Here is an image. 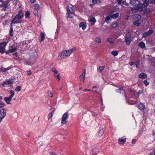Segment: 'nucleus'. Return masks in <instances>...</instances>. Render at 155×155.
<instances>
[{
    "mask_svg": "<svg viewBox=\"0 0 155 155\" xmlns=\"http://www.w3.org/2000/svg\"><path fill=\"white\" fill-rule=\"evenodd\" d=\"M139 2L140 4L137 6L136 8L137 10L140 11L145 9L150 4L154 3L155 4V0H139Z\"/></svg>",
    "mask_w": 155,
    "mask_h": 155,
    "instance_id": "1",
    "label": "nucleus"
},
{
    "mask_svg": "<svg viewBox=\"0 0 155 155\" xmlns=\"http://www.w3.org/2000/svg\"><path fill=\"white\" fill-rule=\"evenodd\" d=\"M76 50V48H74L69 49L68 50H64L59 54L58 57V59L59 60H61L65 59L69 56L73 52Z\"/></svg>",
    "mask_w": 155,
    "mask_h": 155,
    "instance_id": "2",
    "label": "nucleus"
},
{
    "mask_svg": "<svg viewBox=\"0 0 155 155\" xmlns=\"http://www.w3.org/2000/svg\"><path fill=\"white\" fill-rule=\"evenodd\" d=\"M24 16V13L22 10H20L18 12V14L15 15L13 19L12 24L16 23H21L24 22V20L22 18Z\"/></svg>",
    "mask_w": 155,
    "mask_h": 155,
    "instance_id": "3",
    "label": "nucleus"
},
{
    "mask_svg": "<svg viewBox=\"0 0 155 155\" xmlns=\"http://www.w3.org/2000/svg\"><path fill=\"white\" fill-rule=\"evenodd\" d=\"M10 0H0V8L2 10H6Z\"/></svg>",
    "mask_w": 155,
    "mask_h": 155,
    "instance_id": "4",
    "label": "nucleus"
},
{
    "mask_svg": "<svg viewBox=\"0 0 155 155\" xmlns=\"http://www.w3.org/2000/svg\"><path fill=\"white\" fill-rule=\"evenodd\" d=\"M10 93L11 95L8 97H5V101L8 104H10V101L12 100V97L14 96L15 93L13 91L11 90L10 91Z\"/></svg>",
    "mask_w": 155,
    "mask_h": 155,
    "instance_id": "5",
    "label": "nucleus"
},
{
    "mask_svg": "<svg viewBox=\"0 0 155 155\" xmlns=\"http://www.w3.org/2000/svg\"><path fill=\"white\" fill-rule=\"evenodd\" d=\"M6 111L5 109L3 108L0 109V123L6 115Z\"/></svg>",
    "mask_w": 155,
    "mask_h": 155,
    "instance_id": "6",
    "label": "nucleus"
},
{
    "mask_svg": "<svg viewBox=\"0 0 155 155\" xmlns=\"http://www.w3.org/2000/svg\"><path fill=\"white\" fill-rule=\"evenodd\" d=\"M131 41L132 40L131 38V34L130 32H128L125 37V41L126 44L127 45H130Z\"/></svg>",
    "mask_w": 155,
    "mask_h": 155,
    "instance_id": "7",
    "label": "nucleus"
},
{
    "mask_svg": "<svg viewBox=\"0 0 155 155\" xmlns=\"http://www.w3.org/2000/svg\"><path fill=\"white\" fill-rule=\"evenodd\" d=\"M68 113L65 112L61 118V123L63 124H66L68 121Z\"/></svg>",
    "mask_w": 155,
    "mask_h": 155,
    "instance_id": "8",
    "label": "nucleus"
},
{
    "mask_svg": "<svg viewBox=\"0 0 155 155\" xmlns=\"http://www.w3.org/2000/svg\"><path fill=\"white\" fill-rule=\"evenodd\" d=\"M7 42H4L0 43V52L2 54L5 52V48Z\"/></svg>",
    "mask_w": 155,
    "mask_h": 155,
    "instance_id": "9",
    "label": "nucleus"
},
{
    "mask_svg": "<svg viewBox=\"0 0 155 155\" xmlns=\"http://www.w3.org/2000/svg\"><path fill=\"white\" fill-rule=\"evenodd\" d=\"M52 71L54 73V76L59 80L60 79V75H59L58 71L56 70V68H53L52 69Z\"/></svg>",
    "mask_w": 155,
    "mask_h": 155,
    "instance_id": "10",
    "label": "nucleus"
},
{
    "mask_svg": "<svg viewBox=\"0 0 155 155\" xmlns=\"http://www.w3.org/2000/svg\"><path fill=\"white\" fill-rule=\"evenodd\" d=\"M126 141V138L124 137H123L119 138L118 139V143L119 144L124 143Z\"/></svg>",
    "mask_w": 155,
    "mask_h": 155,
    "instance_id": "11",
    "label": "nucleus"
},
{
    "mask_svg": "<svg viewBox=\"0 0 155 155\" xmlns=\"http://www.w3.org/2000/svg\"><path fill=\"white\" fill-rule=\"evenodd\" d=\"M84 71H83V73L80 76V78L81 80V83L83 84L84 82V80L85 78V70H84Z\"/></svg>",
    "mask_w": 155,
    "mask_h": 155,
    "instance_id": "12",
    "label": "nucleus"
},
{
    "mask_svg": "<svg viewBox=\"0 0 155 155\" xmlns=\"http://www.w3.org/2000/svg\"><path fill=\"white\" fill-rule=\"evenodd\" d=\"M17 49V48L16 47H13L12 48H11L9 49L7 51L6 53L7 54H9L10 53H12L15 52Z\"/></svg>",
    "mask_w": 155,
    "mask_h": 155,
    "instance_id": "13",
    "label": "nucleus"
},
{
    "mask_svg": "<svg viewBox=\"0 0 155 155\" xmlns=\"http://www.w3.org/2000/svg\"><path fill=\"white\" fill-rule=\"evenodd\" d=\"M68 9L69 12L71 13L74 14V10L73 6L71 5H70L68 6Z\"/></svg>",
    "mask_w": 155,
    "mask_h": 155,
    "instance_id": "14",
    "label": "nucleus"
},
{
    "mask_svg": "<svg viewBox=\"0 0 155 155\" xmlns=\"http://www.w3.org/2000/svg\"><path fill=\"white\" fill-rule=\"evenodd\" d=\"M13 83V81L11 80H7L3 82L2 84L3 86L6 85H9L12 84Z\"/></svg>",
    "mask_w": 155,
    "mask_h": 155,
    "instance_id": "15",
    "label": "nucleus"
},
{
    "mask_svg": "<svg viewBox=\"0 0 155 155\" xmlns=\"http://www.w3.org/2000/svg\"><path fill=\"white\" fill-rule=\"evenodd\" d=\"M79 26L83 30H84L87 27L86 24L85 22H81Z\"/></svg>",
    "mask_w": 155,
    "mask_h": 155,
    "instance_id": "16",
    "label": "nucleus"
},
{
    "mask_svg": "<svg viewBox=\"0 0 155 155\" xmlns=\"http://www.w3.org/2000/svg\"><path fill=\"white\" fill-rule=\"evenodd\" d=\"M89 21L91 23L92 25H94L96 22V20L94 17H91L89 19Z\"/></svg>",
    "mask_w": 155,
    "mask_h": 155,
    "instance_id": "17",
    "label": "nucleus"
},
{
    "mask_svg": "<svg viewBox=\"0 0 155 155\" xmlns=\"http://www.w3.org/2000/svg\"><path fill=\"white\" fill-rule=\"evenodd\" d=\"M116 91L117 92H120V94H125V90L122 87H120L119 89H117L116 90Z\"/></svg>",
    "mask_w": 155,
    "mask_h": 155,
    "instance_id": "18",
    "label": "nucleus"
},
{
    "mask_svg": "<svg viewBox=\"0 0 155 155\" xmlns=\"http://www.w3.org/2000/svg\"><path fill=\"white\" fill-rule=\"evenodd\" d=\"M133 17L134 19L137 21L140 20L141 18V15L138 14H135L134 15Z\"/></svg>",
    "mask_w": 155,
    "mask_h": 155,
    "instance_id": "19",
    "label": "nucleus"
},
{
    "mask_svg": "<svg viewBox=\"0 0 155 155\" xmlns=\"http://www.w3.org/2000/svg\"><path fill=\"white\" fill-rule=\"evenodd\" d=\"M111 16L108 15L107 16L105 19V21L107 23H109L112 19Z\"/></svg>",
    "mask_w": 155,
    "mask_h": 155,
    "instance_id": "20",
    "label": "nucleus"
},
{
    "mask_svg": "<svg viewBox=\"0 0 155 155\" xmlns=\"http://www.w3.org/2000/svg\"><path fill=\"white\" fill-rule=\"evenodd\" d=\"M139 1L137 0H131L130 3L134 5H138Z\"/></svg>",
    "mask_w": 155,
    "mask_h": 155,
    "instance_id": "21",
    "label": "nucleus"
},
{
    "mask_svg": "<svg viewBox=\"0 0 155 155\" xmlns=\"http://www.w3.org/2000/svg\"><path fill=\"white\" fill-rule=\"evenodd\" d=\"M138 107L140 110H144L145 109V105L144 104L142 103H140L138 105Z\"/></svg>",
    "mask_w": 155,
    "mask_h": 155,
    "instance_id": "22",
    "label": "nucleus"
},
{
    "mask_svg": "<svg viewBox=\"0 0 155 155\" xmlns=\"http://www.w3.org/2000/svg\"><path fill=\"white\" fill-rule=\"evenodd\" d=\"M139 77L142 79H145L147 77V75L146 74L144 73H141L139 75Z\"/></svg>",
    "mask_w": 155,
    "mask_h": 155,
    "instance_id": "23",
    "label": "nucleus"
},
{
    "mask_svg": "<svg viewBox=\"0 0 155 155\" xmlns=\"http://www.w3.org/2000/svg\"><path fill=\"white\" fill-rule=\"evenodd\" d=\"M129 96H129V97L130 98H133L135 96V93L134 91H130L129 92Z\"/></svg>",
    "mask_w": 155,
    "mask_h": 155,
    "instance_id": "24",
    "label": "nucleus"
},
{
    "mask_svg": "<svg viewBox=\"0 0 155 155\" xmlns=\"http://www.w3.org/2000/svg\"><path fill=\"white\" fill-rule=\"evenodd\" d=\"M40 36L41 37V39L40 40V41L41 42L44 39V38L45 37V35L44 33L41 32L40 33Z\"/></svg>",
    "mask_w": 155,
    "mask_h": 155,
    "instance_id": "25",
    "label": "nucleus"
},
{
    "mask_svg": "<svg viewBox=\"0 0 155 155\" xmlns=\"http://www.w3.org/2000/svg\"><path fill=\"white\" fill-rule=\"evenodd\" d=\"M139 46L142 48H143L145 47V44L143 41H141L139 43Z\"/></svg>",
    "mask_w": 155,
    "mask_h": 155,
    "instance_id": "26",
    "label": "nucleus"
},
{
    "mask_svg": "<svg viewBox=\"0 0 155 155\" xmlns=\"http://www.w3.org/2000/svg\"><path fill=\"white\" fill-rule=\"evenodd\" d=\"M119 15V14L117 12L115 14H114L112 15H110L111 16V17L112 18H113L114 19H116L118 17Z\"/></svg>",
    "mask_w": 155,
    "mask_h": 155,
    "instance_id": "27",
    "label": "nucleus"
},
{
    "mask_svg": "<svg viewBox=\"0 0 155 155\" xmlns=\"http://www.w3.org/2000/svg\"><path fill=\"white\" fill-rule=\"evenodd\" d=\"M30 12L29 11L27 10L25 12V16L26 18H30Z\"/></svg>",
    "mask_w": 155,
    "mask_h": 155,
    "instance_id": "28",
    "label": "nucleus"
},
{
    "mask_svg": "<svg viewBox=\"0 0 155 155\" xmlns=\"http://www.w3.org/2000/svg\"><path fill=\"white\" fill-rule=\"evenodd\" d=\"M118 52L117 51H112L111 52L112 55L114 56H116L118 55Z\"/></svg>",
    "mask_w": 155,
    "mask_h": 155,
    "instance_id": "29",
    "label": "nucleus"
},
{
    "mask_svg": "<svg viewBox=\"0 0 155 155\" xmlns=\"http://www.w3.org/2000/svg\"><path fill=\"white\" fill-rule=\"evenodd\" d=\"M104 133V130L102 129L100 130V131L98 133V135L99 136H101Z\"/></svg>",
    "mask_w": 155,
    "mask_h": 155,
    "instance_id": "30",
    "label": "nucleus"
},
{
    "mask_svg": "<svg viewBox=\"0 0 155 155\" xmlns=\"http://www.w3.org/2000/svg\"><path fill=\"white\" fill-rule=\"evenodd\" d=\"M21 86H18L16 87L15 91H16L19 92L21 90Z\"/></svg>",
    "mask_w": 155,
    "mask_h": 155,
    "instance_id": "31",
    "label": "nucleus"
},
{
    "mask_svg": "<svg viewBox=\"0 0 155 155\" xmlns=\"http://www.w3.org/2000/svg\"><path fill=\"white\" fill-rule=\"evenodd\" d=\"M118 25V23L117 22H115L112 23L111 26L114 28H116Z\"/></svg>",
    "mask_w": 155,
    "mask_h": 155,
    "instance_id": "32",
    "label": "nucleus"
},
{
    "mask_svg": "<svg viewBox=\"0 0 155 155\" xmlns=\"http://www.w3.org/2000/svg\"><path fill=\"white\" fill-rule=\"evenodd\" d=\"M95 41L96 42L99 43H101V39L100 38L96 37L95 38Z\"/></svg>",
    "mask_w": 155,
    "mask_h": 155,
    "instance_id": "33",
    "label": "nucleus"
},
{
    "mask_svg": "<svg viewBox=\"0 0 155 155\" xmlns=\"http://www.w3.org/2000/svg\"><path fill=\"white\" fill-rule=\"evenodd\" d=\"M39 5L38 4H35L34 5V9L39 10Z\"/></svg>",
    "mask_w": 155,
    "mask_h": 155,
    "instance_id": "34",
    "label": "nucleus"
},
{
    "mask_svg": "<svg viewBox=\"0 0 155 155\" xmlns=\"http://www.w3.org/2000/svg\"><path fill=\"white\" fill-rule=\"evenodd\" d=\"M150 12V10L148 8H147L144 11L145 14H149Z\"/></svg>",
    "mask_w": 155,
    "mask_h": 155,
    "instance_id": "35",
    "label": "nucleus"
},
{
    "mask_svg": "<svg viewBox=\"0 0 155 155\" xmlns=\"http://www.w3.org/2000/svg\"><path fill=\"white\" fill-rule=\"evenodd\" d=\"M5 106V104L4 102H0V108H2Z\"/></svg>",
    "mask_w": 155,
    "mask_h": 155,
    "instance_id": "36",
    "label": "nucleus"
},
{
    "mask_svg": "<svg viewBox=\"0 0 155 155\" xmlns=\"http://www.w3.org/2000/svg\"><path fill=\"white\" fill-rule=\"evenodd\" d=\"M107 41L109 42L110 43L113 44L114 43V42L112 41V39L111 38H109L107 39Z\"/></svg>",
    "mask_w": 155,
    "mask_h": 155,
    "instance_id": "37",
    "label": "nucleus"
},
{
    "mask_svg": "<svg viewBox=\"0 0 155 155\" xmlns=\"http://www.w3.org/2000/svg\"><path fill=\"white\" fill-rule=\"evenodd\" d=\"M147 32V33L148 34V35L150 36L152 34L153 32V31L152 30H150Z\"/></svg>",
    "mask_w": 155,
    "mask_h": 155,
    "instance_id": "38",
    "label": "nucleus"
},
{
    "mask_svg": "<svg viewBox=\"0 0 155 155\" xmlns=\"http://www.w3.org/2000/svg\"><path fill=\"white\" fill-rule=\"evenodd\" d=\"M39 10L34 9V14L36 16H38V11Z\"/></svg>",
    "mask_w": 155,
    "mask_h": 155,
    "instance_id": "39",
    "label": "nucleus"
},
{
    "mask_svg": "<svg viewBox=\"0 0 155 155\" xmlns=\"http://www.w3.org/2000/svg\"><path fill=\"white\" fill-rule=\"evenodd\" d=\"M134 24L137 26H139L140 25V23L138 21H135L134 22Z\"/></svg>",
    "mask_w": 155,
    "mask_h": 155,
    "instance_id": "40",
    "label": "nucleus"
},
{
    "mask_svg": "<svg viewBox=\"0 0 155 155\" xmlns=\"http://www.w3.org/2000/svg\"><path fill=\"white\" fill-rule=\"evenodd\" d=\"M105 67L104 66H101L99 67V69L100 72L102 71L104 68Z\"/></svg>",
    "mask_w": 155,
    "mask_h": 155,
    "instance_id": "41",
    "label": "nucleus"
},
{
    "mask_svg": "<svg viewBox=\"0 0 155 155\" xmlns=\"http://www.w3.org/2000/svg\"><path fill=\"white\" fill-rule=\"evenodd\" d=\"M48 95L50 97H52L53 96V94L49 91H48Z\"/></svg>",
    "mask_w": 155,
    "mask_h": 155,
    "instance_id": "42",
    "label": "nucleus"
},
{
    "mask_svg": "<svg viewBox=\"0 0 155 155\" xmlns=\"http://www.w3.org/2000/svg\"><path fill=\"white\" fill-rule=\"evenodd\" d=\"M53 115V114L52 112L50 113L48 115V120H49L52 116Z\"/></svg>",
    "mask_w": 155,
    "mask_h": 155,
    "instance_id": "43",
    "label": "nucleus"
},
{
    "mask_svg": "<svg viewBox=\"0 0 155 155\" xmlns=\"http://www.w3.org/2000/svg\"><path fill=\"white\" fill-rule=\"evenodd\" d=\"M148 36H149V35H148V34L147 33V32H146L143 34V38H145Z\"/></svg>",
    "mask_w": 155,
    "mask_h": 155,
    "instance_id": "44",
    "label": "nucleus"
},
{
    "mask_svg": "<svg viewBox=\"0 0 155 155\" xmlns=\"http://www.w3.org/2000/svg\"><path fill=\"white\" fill-rule=\"evenodd\" d=\"M144 84L146 86H147L149 84V83L147 81V80H145L144 81Z\"/></svg>",
    "mask_w": 155,
    "mask_h": 155,
    "instance_id": "45",
    "label": "nucleus"
},
{
    "mask_svg": "<svg viewBox=\"0 0 155 155\" xmlns=\"http://www.w3.org/2000/svg\"><path fill=\"white\" fill-rule=\"evenodd\" d=\"M10 33L11 35L12 36H13V28L12 27H11L10 30Z\"/></svg>",
    "mask_w": 155,
    "mask_h": 155,
    "instance_id": "46",
    "label": "nucleus"
},
{
    "mask_svg": "<svg viewBox=\"0 0 155 155\" xmlns=\"http://www.w3.org/2000/svg\"><path fill=\"white\" fill-rule=\"evenodd\" d=\"M27 72L28 75H31L32 73V72L31 71H27Z\"/></svg>",
    "mask_w": 155,
    "mask_h": 155,
    "instance_id": "47",
    "label": "nucleus"
},
{
    "mask_svg": "<svg viewBox=\"0 0 155 155\" xmlns=\"http://www.w3.org/2000/svg\"><path fill=\"white\" fill-rule=\"evenodd\" d=\"M123 3V5L124 7H125L124 5H126V6H128V4L127 3L125 2H122Z\"/></svg>",
    "mask_w": 155,
    "mask_h": 155,
    "instance_id": "48",
    "label": "nucleus"
},
{
    "mask_svg": "<svg viewBox=\"0 0 155 155\" xmlns=\"http://www.w3.org/2000/svg\"><path fill=\"white\" fill-rule=\"evenodd\" d=\"M35 2V1L34 0H31L30 2L31 3V6L32 4L34 3Z\"/></svg>",
    "mask_w": 155,
    "mask_h": 155,
    "instance_id": "49",
    "label": "nucleus"
},
{
    "mask_svg": "<svg viewBox=\"0 0 155 155\" xmlns=\"http://www.w3.org/2000/svg\"><path fill=\"white\" fill-rule=\"evenodd\" d=\"M92 91V90H91L88 89H84L83 90V91L84 92H86V91Z\"/></svg>",
    "mask_w": 155,
    "mask_h": 155,
    "instance_id": "50",
    "label": "nucleus"
},
{
    "mask_svg": "<svg viewBox=\"0 0 155 155\" xmlns=\"http://www.w3.org/2000/svg\"><path fill=\"white\" fill-rule=\"evenodd\" d=\"M51 155H59L58 154H56V153L54 152H52L51 153Z\"/></svg>",
    "mask_w": 155,
    "mask_h": 155,
    "instance_id": "51",
    "label": "nucleus"
},
{
    "mask_svg": "<svg viewBox=\"0 0 155 155\" xmlns=\"http://www.w3.org/2000/svg\"><path fill=\"white\" fill-rule=\"evenodd\" d=\"M136 142V140L134 139H133L132 140V143L133 144H134Z\"/></svg>",
    "mask_w": 155,
    "mask_h": 155,
    "instance_id": "52",
    "label": "nucleus"
},
{
    "mask_svg": "<svg viewBox=\"0 0 155 155\" xmlns=\"http://www.w3.org/2000/svg\"><path fill=\"white\" fill-rule=\"evenodd\" d=\"M142 91L141 90H139L138 92V94L139 95L140 94H142Z\"/></svg>",
    "mask_w": 155,
    "mask_h": 155,
    "instance_id": "53",
    "label": "nucleus"
},
{
    "mask_svg": "<svg viewBox=\"0 0 155 155\" xmlns=\"http://www.w3.org/2000/svg\"><path fill=\"white\" fill-rule=\"evenodd\" d=\"M97 1V0H92V2L94 4L96 3Z\"/></svg>",
    "mask_w": 155,
    "mask_h": 155,
    "instance_id": "54",
    "label": "nucleus"
},
{
    "mask_svg": "<svg viewBox=\"0 0 155 155\" xmlns=\"http://www.w3.org/2000/svg\"><path fill=\"white\" fill-rule=\"evenodd\" d=\"M68 17L70 18H73V16L71 15L70 13H68Z\"/></svg>",
    "mask_w": 155,
    "mask_h": 155,
    "instance_id": "55",
    "label": "nucleus"
},
{
    "mask_svg": "<svg viewBox=\"0 0 155 155\" xmlns=\"http://www.w3.org/2000/svg\"><path fill=\"white\" fill-rule=\"evenodd\" d=\"M122 1V0H117V2H118V4H121Z\"/></svg>",
    "mask_w": 155,
    "mask_h": 155,
    "instance_id": "56",
    "label": "nucleus"
},
{
    "mask_svg": "<svg viewBox=\"0 0 155 155\" xmlns=\"http://www.w3.org/2000/svg\"><path fill=\"white\" fill-rule=\"evenodd\" d=\"M134 63L133 62H130V63H129V64L131 66H132L133 65H134Z\"/></svg>",
    "mask_w": 155,
    "mask_h": 155,
    "instance_id": "57",
    "label": "nucleus"
},
{
    "mask_svg": "<svg viewBox=\"0 0 155 155\" xmlns=\"http://www.w3.org/2000/svg\"><path fill=\"white\" fill-rule=\"evenodd\" d=\"M93 152V151H92L91 152V155H96V153H94Z\"/></svg>",
    "mask_w": 155,
    "mask_h": 155,
    "instance_id": "58",
    "label": "nucleus"
},
{
    "mask_svg": "<svg viewBox=\"0 0 155 155\" xmlns=\"http://www.w3.org/2000/svg\"><path fill=\"white\" fill-rule=\"evenodd\" d=\"M6 69V68H2V70L4 71H6V70H5Z\"/></svg>",
    "mask_w": 155,
    "mask_h": 155,
    "instance_id": "59",
    "label": "nucleus"
},
{
    "mask_svg": "<svg viewBox=\"0 0 155 155\" xmlns=\"http://www.w3.org/2000/svg\"><path fill=\"white\" fill-rule=\"evenodd\" d=\"M13 54L15 55L16 57H17L18 56V54L17 53H15Z\"/></svg>",
    "mask_w": 155,
    "mask_h": 155,
    "instance_id": "60",
    "label": "nucleus"
},
{
    "mask_svg": "<svg viewBox=\"0 0 155 155\" xmlns=\"http://www.w3.org/2000/svg\"><path fill=\"white\" fill-rule=\"evenodd\" d=\"M10 68L9 67H8L7 68H6V69L5 70H6V71L9 70L10 69Z\"/></svg>",
    "mask_w": 155,
    "mask_h": 155,
    "instance_id": "61",
    "label": "nucleus"
},
{
    "mask_svg": "<svg viewBox=\"0 0 155 155\" xmlns=\"http://www.w3.org/2000/svg\"><path fill=\"white\" fill-rule=\"evenodd\" d=\"M2 97L0 95V101L2 100Z\"/></svg>",
    "mask_w": 155,
    "mask_h": 155,
    "instance_id": "62",
    "label": "nucleus"
},
{
    "mask_svg": "<svg viewBox=\"0 0 155 155\" xmlns=\"http://www.w3.org/2000/svg\"><path fill=\"white\" fill-rule=\"evenodd\" d=\"M150 155H155V153H151L150 154Z\"/></svg>",
    "mask_w": 155,
    "mask_h": 155,
    "instance_id": "63",
    "label": "nucleus"
},
{
    "mask_svg": "<svg viewBox=\"0 0 155 155\" xmlns=\"http://www.w3.org/2000/svg\"><path fill=\"white\" fill-rule=\"evenodd\" d=\"M153 10H154V16L155 17V8Z\"/></svg>",
    "mask_w": 155,
    "mask_h": 155,
    "instance_id": "64",
    "label": "nucleus"
}]
</instances>
